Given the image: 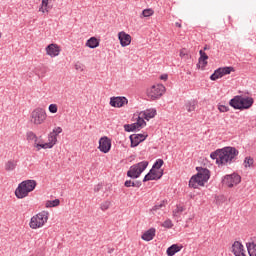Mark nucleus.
Listing matches in <instances>:
<instances>
[{"label": "nucleus", "mask_w": 256, "mask_h": 256, "mask_svg": "<svg viewBox=\"0 0 256 256\" xmlns=\"http://www.w3.org/2000/svg\"><path fill=\"white\" fill-rule=\"evenodd\" d=\"M239 156V150L235 147H224L221 149H217L216 151L210 154L211 159H215L217 165H231V163H235L237 161V157Z\"/></svg>", "instance_id": "nucleus-1"}, {"label": "nucleus", "mask_w": 256, "mask_h": 256, "mask_svg": "<svg viewBox=\"0 0 256 256\" xmlns=\"http://www.w3.org/2000/svg\"><path fill=\"white\" fill-rule=\"evenodd\" d=\"M197 174L192 176L189 181V187L197 189V187H204L205 183L211 178V171L207 168L196 167Z\"/></svg>", "instance_id": "nucleus-2"}, {"label": "nucleus", "mask_w": 256, "mask_h": 256, "mask_svg": "<svg viewBox=\"0 0 256 256\" xmlns=\"http://www.w3.org/2000/svg\"><path fill=\"white\" fill-rule=\"evenodd\" d=\"M37 187L35 180L22 181L15 190L17 199H25Z\"/></svg>", "instance_id": "nucleus-3"}, {"label": "nucleus", "mask_w": 256, "mask_h": 256, "mask_svg": "<svg viewBox=\"0 0 256 256\" xmlns=\"http://www.w3.org/2000/svg\"><path fill=\"white\" fill-rule=\"evenodd\" d=\"M148 166V161H142L132 165L127 171V177H130V179H139V177H141V173H143V171H145Z\"/></svg>", "instance_id": "nucleus-4"}, {"label": "nucleus", "mask_w": 256, "mask_h": 256, "mask_svg": "<svg viewBox=\"0 0 256 256\" xmlns=\"http://www.w3.org/2000/svg\"><path fill=\"white\" fill-rule=\"evenodd\" d=\"M48 220H49V212L42 211L31 218L30 227L31 229H39L40 227H43Z\"/></svg>", "instance_id": "nucleus-5"}, {"label": "nucleus", "mask_w": 256, "mask_h": 256, "mask_svg": "<svg viewBox=\"0 0 256 256\" xmlns=\"http://www.w3.org/2000/svg\"><path fill=\"white\" fill-rule=\"evenodd\" d=\"M164 93L165 86L162 84L153 85L150 89L147 90V95L151 101H157V99H161Z\"/></svg>", "instance_id": "nucleus-6"}, {"label": "nucleus", "mask_w": 256, "mask_h": 256, "mask_svg": "<svg viewBox=\"0 0 256 256\" xmlns=\"http://www.w3.org/2000/svg\"><path fill=\"white\" fill-rule=\"evenodd\" d=\"M47 119V113L43 108H36L31 113V121L34 125H42Z\"/></svg>", "instance_id": "nucleus-7"}, {"label": "nucleus", "mask_w": 256, "mask_h": 256, "mask_svg": "<svg viewBox=\"0 0 256 256\" xmlns=\"http://www.w3.org/2000/svg\"><path fill=\"white\" fill-rule=\"evenodd\" d=\"M232 71H235V68H233L231 66L218 68L210 76V79H211V81H217V79H221V77H225V75H231Z\"/></svg>", "instance_id": "nucleus-8"}, {"label": "nucleus", "mask_w": 256, "mask_h": 256, "mask_svg": "<svg viewBox=\"0 0 256 256\" xmlns=\"http://www.w3.org/2000/svg\"><path fill=\"white\" fill-rule=\"evenodd\" d=\"M241 183V176L237 173L224 176L222 184L226 187H233L234 185H239Z\"/></svg>", "instance_id": "nucleus-9"}, {"label": "nucleus", "mask_w": 256, "mask_h": 256, "mask_svg": "<svg viewBox=\"0 0 256 256\" xmlns=\"http://www.w3.org/2000/svg\"><path fill=\"white\" fill-rule=\"evenodd\" d=\"M57 144V136L50 132L48 135V142L47 143H41L36 144L37 151H41V149H53V146Z\"/></svg>", "instance_id": "nucleus-10"}, {"label": "nucleus", "mask_w": 256, "mask_h": 256, "mask_svg": "<svg viewBox=\"0 0 256 256\" xmlns=\"http://www.w3.org/2000/svg\"><path fill=\"white\" fill-rule=\"evenodd\" d=\"M163 177V170L157 171L155 169H150L149 173L144 176L143 183H147V181H157Z\"/></svg>", "instance_id": "nucleus-11"}, {"label": "nucleus", "mask_w": 256, "mask_h": 256, "mask_svg": "<svg viewBox=\"0 0 256 256\" xmlns=\"http://www.w3.org/2000/svg\"><path fill=\"white\" fill-rule=\"evenodd\" d=\"M129 103V100L125 96H117L110 98L111 107L121 108L125 107Z\"/></svg>", "instance_id": "nucleus-12"}, {"label": "nucleus", "mask_w": 256, "mask_h": 256, "mask_svg": "<svg viewBox=\"0 0 256 256\" xmlns=\"http://www.w3.org/2000/svg\"><path fill=\"white\" fill-rule=\"evenodd\" d=\"M98 149L101 153H109L111 151V139L106 136L100 138Z\"/></svg>", "instance_id": "nucleus-13"}, {"label": "nucleus", "mask_w": 256, "mask_h": 256, "mask_svg": "<svg viewBox=\"0 0 256 256\" xmlns=\"http://www.w3.org/2000/svg\"><path fill=\"white\" fill-rule=\"evenodd\" d=\"M253 103H255V100H253L252 97L240 96V111L251 109V107H253Z\"/></svg>", "instance_id": "nucleus-14"}, {"label": "nucleus", "mask_w": 256, "mask_h": 256, "mask_svg": "<svg viewBox=\"0 0 256 256\" xmlns=\"http://www.w3.org/2000/svg\"><path fill=\"white\" fill-rule=\"evenodd\" d=\"M130 142H131V147H137L139 145V143H143V141H145V139H147V136H145L144 134H132L129 137Z\"/></svg>", "instance_id": "nucleus-15"}, {"label": "nucleus", "mask_w": 256, "mask_h": 256, "mask_svg": "<svg viewBox=\"0 0 256 256\" xmlns=\"http://www.w3.org/2000/svg\"><path fill=\"white\" fill-rule=\"evenodd\" d=\"M118 39L121 47H128V45H131V35L125 33L124 31L118 33Z\"/></svg>", "instance_id": "nucleus-16"}, {"label": "nucleus", "mask_w": 256, "mask_h": 256, "mask_svg": "<svg viewBox=\"0 0 256 256\" xmlns=\"http://www.w3.org/2000/svg\"><path fill=\"white\" fill-rule=\"evenodd\" d=\"M232 253H234L235 256H246L245 255V249L243 248V244L239 241H235L232 245Z\"/></svg>", "instance_id": "nucleus-17"}, {"label": "nucleus", "mask_w": 256, "mask_h": 256, "mask_svg": "<svg viewBox=\"0 0 256 256\" xmlns=\"http://www.w3.org/2000/svg\"><path fill=\"white\" fill-rule=\"evenodd\" d=\"M46 53L50 57H57L59 53H61V49H59V46L57 44H49L46 47Z\"/></svg>", "instance_id": "nucleus-18"}, {"label": "nucleus", "mask_w": 256, "mask_h": 256, "mask_svg": "<svg viewBox=\"0 0 256 256\" xmlns=\"http://www.w3.org/2000/svg\"><path fill=\"white\" fill-rule=\"evenodd\" d=\"M199 55H200V57H199V60H198L197 67H199L203 70V69H205V67H207V63H208L207 59H209V56L203 50L199 51Z\"/></svg>", "instance_id": "nucleus-19"}, {"label": "nucleus", "mask_w": 256, "mask_h": 256, "mask_svg": "<svg viewBox=\"0 0 256 256\" xmlns=\"http://www.w3.org/2000/svg\"><path fill=\"white\" fill-rule=\"evenodd\" d=\"M165 207H166V202L165 200H163L160 203L154 205L153 208L150 210V213H152V215H161V213L165 211Z\"/></svg>", "instance_id": "nucleus-20"}, {"label": "nucleus", "mask_w": 256, "mask_h": 256, "mask_svg": "<svg viewBox=\"0 0 256 256\" xmlns=\"http://www.w3.org/2000/svg\"><path fill=\"white\" fill-rule=\"evenodd\" d=\"M230 107L241 111V96L237 95L229 101Z\"/></svg>", "instance_id": "nucleus-21"}, {"label": "nucleus", "mask_w": 256, "mask_h": 256, "mask_svg": "<svg viewBox=\"0 0 256 256\" xmlns=\"http://www.w3.org/2000/svg\"><path fill=\"white\" fill-rule=\"evenodd\" d=\"M155 238V228H150L142 235L143 241H153Z\"/></svg>", "instance_id": "nucleus-22"}, {"label": "nucleus", "mask_w": 256, "mask_h": 256, "mask_svg": "<svg viewBox=\"0 0 256 256\" xmlns=\"http://www.w3.org/2000/svg\"><path fill=\"white\" fill-rule=\"evenodd\" d=\"M86 47H89V49H97V47H99V39L91 37L87 40Z\"/></svg>", "instance_id": "nucleus-23"}, {"label": "nucleus", "mask_w": 256, "mask_h": 256, "mask_svg": "<svg viewBox=\"0 0 256 256\" xmlns=\"http://www.w3.org/2000/svg\"><path fill=\"white\" fill-rule=\"evenodd\" d=\"M184 108L186 109V111H188V113H193V111L197 109V101L191 100L186 102Z\"/></svg>", "instance_id": "nucleus-24"}, {"label": "nucleus", "mask_w": 256, "mask_h": 256, "mask_svg": "<svg viewBox=\"0 0 256 256\" xmlns=\"http://www.w3.org/2000/svg\"><path fill=\"white\" fill-rule=\"evenodd\" d=\"M26 137L28 141H34V147H37L36 145H41V142H37V135L33 133V131L27 132Z\"/></svg>", "instance_id": "nucleus-25"}, {"label": "nucleus", "mask_w": 256, "mask_h": 256, "mask_svg": "<svg viewBox=\"0 0 256 256\" xmlns=\"http://www.w3.org/2000/svg\"><path fill=\"white\" fill-rule=\"evenodd\" d=\"M179 251H181V247L177 244H173L167 249L166 253L168 256H173L175 253H179Z\"/></svg>", "instance_id": "nucleus-26"}, {"label": "nucleus", "mask_w": 256, "mask_h": 256, "mask_svg": "<svg viewBox=\"0 0 256 256\" xmlns=\"http://www.w3.org/2000/svg\"><path fill=\"white\" fill-rule=\"evenodd\" d=\"M247 251L250 256H256V244L255 242L246 243Z\"/></svg>", "instance_id": "nucleus-27"}, {"label": "nucleus", "mask_w": 256, "mask_h": 256, "mask_svg": "<svg viewBox=\"0 0 256 256\" xmlns=\"http://www.w3.org/2000/svg\"><path fill=\"white\" fill-rule=\"evenodd\" d=\"M16 168H17L16 160H9L5 164V171H15Z\"/></svg>", "instance_id": "nucleus-28"}, {"label": "nucleus", "mask_w": 256, "mask_h": 256, "mask_svg": "<svg viewBox=\"0 0 256 256\" xmlns=\"http://www.w3.org/2000/svg\"><path fill=\"white\" fill-rule=\"evenodd\" d=\"M184 211H185L184 206L177 205L176 209L173 210V217H175L176 219H179L181 215H183Z\"/></svg>", "instance_id": "nucleus-29"}, {"label": "nucleus", "mask_w": 256, "mask_h": 256, "mask_svg": "<svg viewBox=\"0 0 256 256\" xmlns=\"http://www.w3.org/2000/svg\"><path fill=\"white\" fill-rule=\"evenodd\" d=\"M137 129L139 128V125L136 123H132V124H126L124 125V131H126L127 133H131L133 131H137Z\"/></svg>", "instance_id": "nucleus-30"}, {"label": "nucleus", "mask_w": 256, "mask_h": 256, "mask_svg": "<svg viewBox=\"0 0 256 256\" xmlns=\"http://www.w3.org/2000/svg\"><path fill=\"white\" fill-rule=\"evenodd\" d=\"M145 115V119L147 121H149V119H153V117H155V115H157V110L152 109V110H148L146 113H144Z\"/></svg>", "instance_id": "nucleus-31"}, {"label": "nucleus", "mask_w": 256, "mask_h": 256, "mask_svg": "<svg viewBox=\"0 0 256 256\" xmlns=\"http://www.w3.org/2000/svg\"><path fill=\"white\" fill-rule=\"evenodd\" d=\"M60 203L61 201L59 199L49 200L46 202V207H58Z\"/></svg>", "instance_id": "nucleus-32"}, {"label": "nucleus", "mask_w": 256, "mask_h": 256, "mask_svg": "<svg viewBox=\"0 0 256 256\" xmlns=\"http://www.w3.org/2000/svg\"><path fill=\"white\" fill-rule=\"evenodd\" d=\"M153 13H155V11H153V9H151V8L144 9L142 11V17H151V15H153Z\"/></svg>", "instance_id": "nucleus-33"}, {"label": "nucleus", "mask_w": 256, "mask_h": 256, "mask_svg": "<svg viewBox=\"0 0 256 256\" xmlns=\"http://www.w3.org/2000/svg\"><path fill=\"white\" fill-rule=\"evenodd\" d=\"M163 159H158L156 162L153 164L152 169H159L160 167H163Z\"/></svg>", "instance_id": "nucleus-34"}, {"label": "nucleus", "mask_w": 256, "mask_h": 256, "mask_svg": "<svg viewBox=\"0 0 256 256\" xmlns=\"http://www.w3.org/2000/svg\"><path fill=\"white\" fill-rule=\"evenodd\" d=\"M109 207H111V201H105L104 203H102L100 205V209L102 211H107V209H109Z\"/></svg>", "instance_id": "nucleus-35"}, {"label": "nucleus", "mask_w": 256, "mask_h": 256, "mask_svg": "<svg viewBox=\"0 0 256 256\" xmlns=\"http://www.w3.org/2000/svg\"><path fill=\"white\" fill-rule=\"evenodd\" d=\"M218 110L220 111V113H227L229 111V106L219 104L218 105Z\"/></svg>", "instance_id": "nucleus-36"}, {"label": "nucleus", "mask_w": 256, "mask_h": 256, "mask_svg": "<svg viewBox=\"0 0 256 256\" xmlns=\"http://www.w3.org/2000/svg\"><path fill=\"white\" fill-rule=\"evenodd\" d=\"M162 227H165L166 229H171V227H173V222L171 220H166L163 222Z\"/></svg>", "instance_id": "nucleus-37"}, {"label": "nucleus", "mask_w": 256, "mask_h": 256, "mask_svg": "<svg viewBox=\"0 0 256 256\" xmlns=\"http://www.w3.org/2000/svg\"><path fill=\"white\" fill-rule=\"evenodd\" d=\"M42 7H45L46 13H49V9H51V7H49V0H42Z\"/></svg>", "instance_id": "nucleus-38"}, {"label": "nucleus", "mask_w": 256, "mask_h": 256, "mask_svg": "<svg viewBox=\"0 0 256 256\" xmlns=\"http://www.w3.org/2000/svg\"><path fill=\"white\" fill-rule=\"evenodd\" d=\"M253 158L249 157V158H245L244 160V165L245 167H251V165H253Z\"/></svg>", "instance_id": "nucleus-39"}, {"label": "nucleus", "mask_w": 256, "mask_h": 256, "mask_svg": "<svg viewBox=\"0 0 256 256\" xmlns=\"http://www.w3.org/2000/svg\"><path fill=\"white\" fill-rule=\"evenodd\" d=\"M136 124L141 129V127H143V125H147V122H145V120L143 118L138 117V120H137Z\"/></svg>", "instance_id": "nucleus-40"}, {"label": "nucleus", "mask_w": 256, "mask_h": 256, "mask_svg": "<svg viewBox=\"0 0 256 256\" xmlns=\"http://www.w3.org/2000/svg\"><path fill=\"white\" fill-rule=\"evenodd\" d=\"M50 113H57L58 108H57V104H50L48 107Z\"/></svg>", "instance_id": "nucleus-41"}, {"label": "nucleus", "mask_w": 256, "mask_h": 256, "mask_svg": "<svg viewBox=\"0 0 256 256\" xmlns=\"http://www.w3.org/2000/svg\"><path fill=\"white\" fill-rule=\"evenodd\" d=\"M51 133H54V135L57 137V135H59L60 133H63V128L57 127L55 129H53V131Z\"/></svg>", "instance_id": "nucleus-42"}, {"label": "nucleus", "mask_w": 256, "mask_h": 256, "mask_svg": "<svg viewBox=\"0 0 256 256\" xmlns=\"http://www.w3.org/2000/svg\"><path fill=\"white\" fill-rule=\"evenodd\" d=\"M135 181L132 180H126L124 185L125 187H133Z\"/></svg>", "instance_id": "nucleus-43"}, {"label": "nucleus", "mask_w": 256, "mask_h": 256, "mask_svg": "<svg viewBox=\"0 0 256 256\" xmlns=\"http://www.w3.org/2000/svg\"><path fill=\"white\" fill-rule=\"evenodd\" d=\"M102 188H103V185H101V184H98L97 186H95V188H94L95 193H99Z\"/></svg>", "instance_id": "nucleus-44"}, {"label": "nucleus", "mask_w": 256, "mask_h": 256, "mask_svg": "<svg viewBox=\"0 0 256 256\" xmlns=\"http://www.w3.org/2000/svg\"><path fill=\"white\" fill-rule=\"evenodd\" d=\"M141 185H142L141 181H135L133 184V187L139 188V187H141Z\"/></svg>", "instance_id": "nucleus-45"}, {"label": "nucleus", "mask_w": 256, "mask_h": 256, "mask_svg": "<svg viewBox=\"0 0 256 256\" xmlns=\"http://www.w3.org/2000/svg\"><path fill=\"white\" fill-rule=\"evenodd\" d=\"M75 69L77 70V71H83V68L81 67V64H76L75 65Z\"/></svg>", "instance_id": "nucleus-46"}, {"label": "nucleus", "mask_w": 256, "mask_h": 256, "mask_svg": "<svg viewBox=\"0 0 256 256\" xmlns=\"http://www.w3.org/2000/svg\"><path fill=\"white\" fill-rule=\"evenodd\" d=\"M160 79H162V81H167V79H168L167 74L161 75V76H160Z\"/></svg>", "instance_id": "nucleus-47"}, {"label": "nucleus", "mask_w": 256, "mask_h": 256, "mask_svg": "<svg viewBox=\"0 0 256 256\" xmlns=\"http://www.w3.org/2000/svg\"><path fill=\"white\" fill-rule=\"evenodd\" d=\"M39 11H40L41 13L47 12V10L45 9V6H42V5H41V7L39 8Z\"/></svg>", "instance_id": "nucleus-48"}, {"label": "nucleus", "mask_w": 256, "mask_h": 256, "mask_svg": "<svg viewBox=\"0 0 256 256\" xmlns=\"http://www.w3.org/2000/svg\"><path fill=\"white\" fill-rule=\"evenodd\" d=\"M180 57H185V52L183 50L180 51Z\"/></svg>", "instance_id": "nucleus-49"}, {"label": "nucleus", "mask_w": 256, "mask_h": 256, "mask_svg": "<svg viewBox=\"0 0 256 256\" xmlns=\"http://www.w3.org/2000/svg\"><path fill=\"white\" fill-rule=\"evenodd\" d=\"M113 251H115V249L110 248V249L108 250V253L111 254V253H113Z\"/></svg>", "instance_id": "nucleus-50"}, {"label": "nucleus", "mask_w": 256, "mask_h": 256, "mask_svg": "<svg viewBox=\"0 0 256 256\" xmlns=\"http://www.w3.org/2000/svg\"><path fill=\"white\" fill-rule=\"evenodd\" d=\"M207 50H209V46L205 45L203 51H207Z\"/></svg>", "instance_id": "nucleus-51"}, {"label": "nucleus", "mask_w": 256, "mask_h": 256, "mask_svg": "<svg viewBox=\"0 0 256 256\" xmlns=\"http://www.w3.org/2000/svg\"><path fill=\"white\" fill-rule=\"evenodd\" d=\"M176 27H181V23L176 22Z\"/></svg>", "instance_id": "nucleus-52"}, {"label": "nucleus", "mask_w": 256, "mask_h": 256, "mask_svg": "<svg viewBox=\"0 0 256 256\" xmlns=\"http://www.w3.org/2000/svg\"><path fill=\"white\" fill-rule=\"evenodd\" d=\"M1 37H3V34L0 32V39H1Z\"/></svg>", "instance_id": "nucleus-53"}]
</instances>
